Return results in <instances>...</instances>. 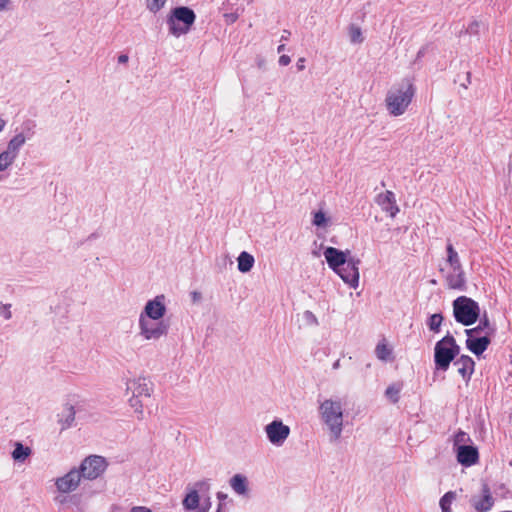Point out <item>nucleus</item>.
Instances as JSON below:
<instances>
[{
	"label": "nucleus",
	"mask_w": 512,
	"mask_h": 512,
	"mask_svg": "<svg viewBox=\"0 0 512 512\" xmlns=\"http://www.w3.org/2000/svg\"><path fill=\"white\" fill-rule=\"evenodd\" d=\"M323 255L331 270H333L346 284L356 289L359 285V258L350 256V250H340L335 247H326Z\"/></svg>",
	"instance_id": "1"
},
{
	"label": "nucleus",
	"mask_w": 512,
	"mask_h": 512,
	"mask_svg": "<svg viewBox=\"0 0 512 512\" xmlns=\"http://www.w3.org/2000/svg\"><path fill=\"white\" fill-rule=\"evenodd\" d=\"M322 421L330 431V441L337 442L343 430V407L340 400L326 399L319 406Z\"/></svg>",
	"instance_id": "2"
},
{
	"label": "nucleus",
	"mask_w": 512,
	"mask_h": 512,
	"mask_svg": "<svg viewBox=\"0 0 512 512\" xmlns=\"http://www.w3.org/2000/svg\"><path fill=\"white\" fill-rule=\"evenodd\" d=\"M415 94V87L409 79H405L398 88L388 92L386 96V106L389 113L393 116L402 115Z\"/></svg>",
	"instance_id": "3"
},
{
	"label": "nucleus",
	"mask_w": 512,
	"mask_h": 512,
	"mask_svg": "<svg viewBox=\"0 0 512 512\" xmlns=\"http://www.w3.org/2000/svg\"><path fill=\"white\" fill-rule=\"evenodd\" d=\"M195 20L196 14L190 7L177 6L173 8L167 18L170 34L179 37L188 33Z\"/></svg>",
	"instance_id": "4"
},
{
	"label": "nucleus",
	"mask_w": 512,
	"mask_h": 512,
	"mask_svg": "<svg viewBox=\"0 0 512 512\" xmlns=\"http://www.w3.org/2000/svg\"><path fill=\"white\" fill-rule=\"evenodd\" d=\"M452 306L455 321L463 326H471L480 318V306L470 297L459 296L453 301Z\"/></svg>",
	"instance_id": "5"
},
{
	"label": "nucleus",
	"mask_w": 512,
	"mask_h": 512,
	"mask_svg": "<svg viewBox=\"0 0 512 512\" xmlns=\"http://www.w3.org/2000/svg\"><path fill=\"white\" fill-rule=\"evenodd\" d=\"M108 467V463L103 456L90 455L80 464L78 470L83 479L94 480L100 477Z\"/></svg>",
	"instance_id": "6"
},
{
	"label": "nucleus",
	"mask_w": 512,
	"mask_h": 512,
	"mask_svg": "<svg viewBox=\"0 0 512 512\" xmlns=\"http://www.w3.org/2000/svg\"><path fill=\"white\" fill-rule=\"evenodd\" d=\"M169 327V323L164 320H145L144 317H139L140 335L145 340H158L166 336Z\"/></svg>",
	"instance_id": "7"
},
{
	"label": "nucleus",
	"mask_w": 512,
	"mask_h": 512,
	"mask_svg": "<svg viewBox=\"0 0 512 512\" xmlns=\"http://www.w3.org/2000/svg\"><path fill=\"white\" fill-rule=\"evenodd\" d=\"M267 438L274 446H282L290 435L289 426L281 420L275 419L265 426Z\"/></svg>",
	"instance_id": "8"
},
{
	"label": "nucleus",
	"mask_w": 512,
	"mask_h": 512,
	"mask_svg": "<svg viewBox=\"0 0 512 512\" xmlns=\"http://www.w3.org/2000/svg\"><path fill=\"white\" fill-rule=\"evenodd\" d=\"M166 313L165 296L157 295L155 298L148 300L139 317L145 320H163Z\"/></svg>",
	"instance_id": "9"
},
{
	"label": "nucleus",
	"mask_w": 512,
	"mask_h": 512,
	"mask_svg": "<svg viewBox=\"0 0 512 512\" xmlns=\"http://www.w3.org/2000/svg\"><path fill=\"white\" fill-rule=\"evenodd\" d=\"M446 343L447 340L443 337L434 346V364L437 371L446 372L453 362Z\"/></svg>",
	"instance_id": "10"
},
{
	"label": "nucleus",
	"mask_w": 512,
	"mask_h": 512,
	"mask_svg": "<svg viewBox=\"0 0 512 512\" xmlns=\"http://www.w3.org/2000/svg\"><path fill=\"white\" fill-rule=\"evenodd\" d=\"M82 478L78 468L74 467L62 477H58L55 486L60 493H69L78 488Z\"/></svg>",
	"instance_id": "11"
},
{
	"label": "nucleus",
	"mask_w": 512,
	"mask_h": 512,
	"mask_svg": "<svg viewBox=\"0 0 512 512\" xmlns=\"http://www.w3.org/2000/svg\"><path fill=\"white\" fill-rule=\"evenodd\" d=\"M481 492L482 495L473 496L470 503L477 512H488L494 505V498L487 483L482 484Z\"/></svg>",
	"instance_id": "12"
},
{
	"label": "nucleus",
	"mask_w": 512,
	"mask_h": 512,
	"mask_svg": "<svg viewBox=\"0 0 512 512\" xmlns=\"http://www.w3.org/2000/svg\"><path fill=\"white\" fill-rule=\"evenodd\" d=\"M456 457L462 466L470 467L478 462L479 452L477 447L473 445H458Z\"/></svg>",
	"instance_id": "13"
},
{
	"label": "nucleus",
	"mask_w": 512,
	"mask_h": 512,
	"mask_svg": "<svg viewBox=\"0 0 512 512\" xmlns=\"http://www.w3.org/2000/svg\"><path fill=\"white\" fill-rule=\"evenodd\" d=\"M127 390L137 397H150L153 392V383L145 377H139L127 383Z\"/></svg>",
	"instance_id": "14"
},
{
	"label": "nucleus",
	"mask_w": 512,
	"mask_h": 512,
	"mask_svg": "<svg viewBox=\"0 0 512 512\" xmlns=\"http://www.w3.org/2000/svg\"><path fill=\"white\" fill-rule=\"evenodd\" d=\"M375 201L382 208V210L388 213L392 218H394L399 212V207L396 204L395 194L392 191L387 190L385 193L378 194Z\"/></svg>",
	"instance_id": "15"
},
{
	"label": "nucleus",
	"mask_w": 512,
	"mask_h": 512,
	"mask_svg": "<svg viewBox=\"0 0 512 512\" xmlns=\"http://www.w3.org/2000/svg\"><path fill=\"white\" fill-rule=\"evenodd\" d=\"M491 344V336L484 335L476 337L474 334L467 336L466 347L476 356L482 355Z\"/></svg>",
	"instance_id": "16"
},
{
	"label": "nucleus",
	"mask_w": 512,
	"mask_h": 512,
	"mask_svg": "<svg viewBox=\"0 0 512 512\" xmlns=\"http://www.w3.org/2000/svg\"><path fill=\"white\" fill-rule=\"evenodd\" d=\"M453 364L455 367H457L458 373L462 376L464 380H470L475 367V362L470 356L461 355L454 361Z\"/></svg>",
	"instance_id": "17"
},
{
	"label": "nucleus",
	"mask_w": 512,
	"mask_h": 512,
	"mask_svg": "<svg viewBox=\"0 0 512 512\" xmlns=\"http://www.w3.org/2000/svg\"><path fill=\"white\" fill-rule=\"evenodd\" d=\"M485 332V335L493 336L496 332V328L491 324L488 314L485 311L484 314L479 318V324L474 328L465 329V334L471 336V334H479Z\"/></svg>",
	"instance_id": "18"
},
{
	"label": "nucleus",
	"mask_w": 512,
	"mask_h": 512,
	"mask_svg": "<svg viewBox=\"0 0 512 512\" xmlns=\"http://www.w3.org/2000/svg\"><path fill=\"white\" fill-rule=\"evenodd\" d=\"M448 287L454 290L464 291L466 289L465 272L463 269L453 270L446 276Z\"/></svg>",
	"instance_id": "19"
},
{
	"label": "nucleus",
	"mask_w": 512,
	"mask_h": 512,
	"mask_svg": "<svg viewBox=\"0 0 512 512\" xmlns=\"http://www.w3.org/2000/svg\"><path fill=\"white\" fill-rule=\"evenodd\" d=\"M229 484L233 491L238 495L245 496L248 494V479L243 474H235L229 480Z\"/></svg>",
	"instance_id": "20"
},
{
	"label": "nucleus",
	"mask_w": 512,
	"mask_h": 512,
	"mask_svg": "<svg viewBox=\"0 0 512 512\" xmlns=\"http://www.w3.org/2000/svg\"><path fill=\"white\" fill-rule=\"evenodd\" d=\"M201 497L190 486L187 487V493L182 500L183 508L186 511L196 512L199 509Z\"/></svg>",
	"instance_id": "21"
},
{
	"label": "nucleus",
	"mask_w": 512,
	"mask_h": 512,
	"mask_svg": "<svg viewBox=\"0 0 512 512\" xmlns=\"http://www.w3.org/2000/svg\"><path fill=\"white\" fill-rule=\"evenodd\" d=\"M75 407L66 405L61 414L58 415V423L61 424V431L70 428L75 421Z\"/></svg>",
	"instance_id": "22"
},
{
	"label": "nucleus",
	"mask_w": 512,
	"mask_h": 512,
	"mask_svg": "<svg viewBox=\"0 0 512 512\" xmlns=\"http://www.w3.org/2000/svg\"><path fill=\"white\" fill-rule=\"evenodd\" d=\"M26 142V137L24 134H16L7 144L6 152L13 155L14 157H18L20 149Z\"/></svg>",
	"instance_id": "23"
},
{
	"label": "nucleus",
	"mask_w": 512,
	"mask_h": 512,
	"mask_svg": "<svg viewBox=\"0 0 512 512\" xmlns=\"http://www.w3.org/2000/svg\"><path fill=\"white\" fill-rule=\"evenodd\" d=\"M237 261L238 270L242 273H247L251 271L255 263L254 257L246 251H242L240 253V255L237 258Z\"/></svg>",
	"instance_id": "24"
},
{
	"label": "nucleus",
	"mask_w": 512,
	"mask_h": 512,
	"mask_svg": "<svg viewBox=\"0 0 512 512\" xmlns=\"http://www.w3.org/2000/svg\"><path fill=\"white\" fill-rule=\"evenodd\" d=\"M31 454V449L28 446H24L21 442L14 444V450L12 451V458L14 461L23 462Z\"/></svg>",
	"instance_id": "25"
},
{
	"label": "nucleus",
	"mask_w": 512,
	"mask_h": 512,
	"mask_svg": "<svg viewBox=\"0 0 512 512\" xmlns=\"http://www.w3.org/2000/svg\"><path fill=\"white\" fill-rule=\"evenodd\" d=\"M446 251H447V262L449 263L451 268L453 270L463 269L462 264L460 262L459 255L451 243L447 244Z\"/></svg>",
	"instance_id": "26"
},
{
	"label": "nucleus",
	"mask_w": 512,
	"mask_h": 512,
	"mask_svg": "<svg viewBox=\"0 0 512 512\" xmlns=\"http://www.w3.org/2000/svg\"><path fill=\"white\" fill-rule=\"evenodd\" d=\"M197 494L203 498L206 496H210L211 483L210 479H202L190 486Z\"/></svg>",
	"instance_id": "27"
},
{
	"label": "nucleus",
	"mask_w": 512,
	"mask_h": 512,
	"mask_svg": "<svg viewBox=\"0 0 512 512\" xmlns=\"http://www.w3.org/2000/svg\"><path fill=\"white\" fill-rule=\"evenodd\" d=\"M443 319L444 318H443L442 313L432 314L427 320V326H428L429 330L434 333H439Z\"/></svg>",
	"instance_id": "28"
},
{
	"label": "nucleus",
	"mask_w": 512,
	"mask_h": 512,
	"mask_svg": "<svg viewBox=\"0 0 512 512\" xmlns=\"http://www.w3.org/2000/svg\"><path fill=\"white\" fill-rule=\"evenodd\" d=\"M445 340H447V346L449 348V352L452 358V361L454 362L456 360V357L460 353V346L456 343L455 338L453 335L450 334V332H447V334L444 336Z\"/></svg>",
	"instance_id": "29"
},
{
	"label": "nucleus",
	"mask_w": 512,
	"mask_h": 512,
	"mask_svg": "<svg viewBox=\"0 0 512 512\" xmlns=\"http://www.w3.org/2000/svg\"><path fill=\"white\" fill-rule=\"evenodd\" d=\"M36 123L34 120L27 119L21 125V132L18 134H24L26 140L31 139L35 134Z\"/></svg>",
	"instance_id": "30"
},
{
	"label": "nucleus",
	"mask_w": 512,
	"mask_h": 512,
	"mask_svg": "<svg viewBox=\"0 0 512 512\" xmlns=\"http://www.w3.org/2000/svg\"><path fill=\"white\" fill-rule=\"evenodd\" d=\"M16 157L6 151L0 153V172L7 170L15 161Z\"/></svg>",
	"instance_id": "31"
},
{
	"label": "nucleus",
	"mask_w": 512,
	"mask_h": 512,
	"mask_svg": "<svg viewBox=\"0 0 512 512\" xmlns=\"http://www.w3.org/2000/svg\"><path fill=\"white\" fill-rule=\"evenodd\" d=\"M329 223V218L322 211H316L313 213L312 224L316 227H326Z\"/></svg>",
	"instance_id": "32"
},
{
	"label": "nucleus",
	"mask_w": 512,
	"mask_h": 512,
	"mask_svg": "<svg viewBox=\"0 0 512 512\" xmlns=\"http://www.w3.org/2000/svg\"><path fill=\"white\" fill-rule=\"evenodd\" d=\"M454 498L455 493L452 491H449L442 496L440 499V507L442 512H451V503Z\"/></svg>",
	"instance_id": "33"
},
{
	"label": "nucleus",
	"mask_w": 512,
	"mask_h": 512,
	"mask_svg": "<svg viewBox=\"0 0 512 512\" xmlns=\"http://www.w3.org/2000/svg\"><path fill=\"white\" fill-rule=\"evenodd\" d=\"M349 37L350 41L354 44L362 43L364 38L362 36L361 28L356 25H350L349 27Z\"/></svg>",
	"instance_id": "34"
},
{
	"label": "nucleus",
	"mask_w": 512,
	"mask_h": 512,
	"mask_svg": "<svg viewBox=\"0 0 512 512\" xmlns=\"http://www.w3.org/2000/svg\"><path fill=\"white\" fill-rule=\"evenodd\" d=\"M140 397H137L135 395H132L129 399V404L132 408H134L135 412L138 414V419L143 418V403L139 399Z\"/></svg>",
	"instance_id": "35"
},
{
	"label": "nucleus",
	"mask_w": 512,
	"mask_h": 512,
	"mask_svg": "<svg viewBox=\"0 0 512 512\" xmlns=\"http://www.w3.org/2000/svg\"><path fill=\"white\" fill-rule=\"evenodd\" d=\"M399 393L400 388L395 385H390L387 387L385 391V395L393 402L397 403L399 401Z\"/></svg>",
	"instance_id": "36"
},
{
	"label": "nucleus",
	"mask_w": 512,
	"mask_h": 512,
	"mask_svg": "<svg viewBox=\"0 0 512 512\" xmlns=\"http://www.w3.org/2000/svg\"><path fill=\"white\" fill-rule=\"evenodd\" d=\"M167 0H147V9L153 13L160 11Z\"/></svg>",
	"instance_id": "37"
},
{
	"label": "nucleus",
	"mask_w": 512,
	"mask_h": 512,
	"mask_svg": "<svg viewBox=\"0 0 512 512\" xmlns=\"http://www.w3.org/2000/svg\"><path fill=\"white\" fill-rule=\"evenodd\" d=\"M376 355L381 360H386L391 354V350L387 347V345L383 343H379L376 346Z\"/></svg>",
	"instance_id": "38"
},
{
	"label": "nucleus",
	"mask_w": 512,
	"mask_h": 512,
	"mask_svg": "<svg viewBox=\"0 0 512 512\" xmlns=\"http://www.w3.org/2000/svg\"><path fill=\"white\" fill-rule=\"evenodd\" d=\"M303 319L306 322V324L311 326H317L319 324L317 317L314 315L313 312L309 310L304 311Z\"/></svg>",
	"instance_id": "39"
},
{
	"label": "nucleus",
	"mask_w": 512,
	"mask_h": 512,
	"mask_svg": "<svg viewBox=\"0 0 512 512\" xmlns=\"http://www.w3.org/2000/svg\"><path fill=\"white\" fill-rule=\"evenodd\" d=\"M10 308L11 304H3L0 302V316H3L6 320H9L12 317Z\"/></svg>",
	"instance_id": "40"
},
{
	"label": "nucleus",
	"mask_w": 512,
	"mask_h": 512,
	"mask_svg": "<svg viewBox=\"0 0 512 512\" xmlns=\"http://www.w3.org/2000/svg\"><path fill=\"white\" fill-rule=\"evenodd\" d=\"M469 440H470L469 435L467 433H465L464 431L459 430L455 435V440H454L455 443L454 444H455V446L458 447V445L460 443H465Z\"/></svg>",
	"instance_id": "41"
},
{
	"label": "nucleus",
	"mask_w": 512,
	"mask_h": 512,
	"mask_svg": "<svg viewBox=\"0 0 512 512\" xmlns=\"http://www.w3.org/2000/svg\"><path fill=\"white\" fill-rule=\"evenodd\" d=\"M290 62H291V58L288 55H281L279 57V64L281 66H287L288 64H290Z\"/></svg>",
	"instance_id": "42"
},
{
	"label": "nucleus",
	"mask_w": 512,
	"mask_h": 512,
	"mask_svg": "<svg viewBox=\"0 0 512 512\" xmlns=\"http://www.w3.org/2000/svg\"><path fill=\"white\" fill-rule=\"evenodd\" d=\"M191 295V298H192V301L195 303V302H198L202 299V294L198 291H192L190 293Z\"/></svg>",
	"instance_id": "43"
},
{
	"label": "nucleus",
	"mask_w": 512,
	"mask_h": 512,
	"mask_svg": "<svg viewBox=\"0 0 512 512\" xmlns=\"http://www.w3.org/2000/svg\"><path fill=\"white\" fill-rule=\"evenodd\" d=\"M71 501L73 503H76V500H78V497L76 495H73V496H69V497H63L62 499H59V502L64 504L66 503L67 501Z\"/></svg>",
	"instance_id": "44"
},
{
	"label": "nucleus",
	"mask_w": 512,
	"mask_h": 512,
	"mask_svg": "<svg viewBox=\"0 0 512 512\" xmlns=\"http://www.w3.org/2000/svg\"><path fill=\"white\" fill-rule=\"evenodd\" d=\"M296 67H297L298 71L304 70L305 69V59L299 58L296 62Z\"/></svg>",
	"instance_id": "45"
},
{
	"label": "nucleus",
	"mask_w": 512,
	"mask_h": 512,
	"mask_svg": "<svg viewBox=\"0 0 512 512\" xmlns=\"http://www.w3.org/2000/svg\"><path fill=\"white\" fill-rule=\"evenodd\" d=\"M216 496H217V499L219 500V503H222V504L228 498V495L221 491L217 492Z\"/></svg>",
	"instance_id": "46"
},
{
	"label": "nucleus",
	"mask_w": 512,
	"mask_h": 512,
	"mask_svg": "<svg viewBox=\"0 0 512 512\" xmlns=\"http://www.w3.org/2000/svg\"><path fill=\"white\" fill-rule=\"evenodd\" d=\"M9 3L10 0H0V12L6 10Z\"/></svg>",
	"instance_id": "47"
},
{
	"label": "nucleus",
	"mask_w": 512,
	"mask_h": 512,
	"mask_svg": "<svg viewBox=\"0 0 512 512\" xmlns=\"http://www.w3.org/2000/svg\"><path fill=\"white\" fill-rule=\"evenodd\" d=\"M128 59H129V58H128V55H126V54H121V55H119V57H118V62H119V63L124 64V63H127V62H128Z\"/></svg>",
	"instance_id": "48"
},
{
	"label": "nucleus",
	"mask_w": 512,
	"mask_h": 512,
	"mask_svg": "<svg viewBox=\"0 0 512 512\" xmlns=\"http://www.w3.org/2000/svg\"><path fill=\"white\" fill-rule=\"evenodd\" d=\"M291 33L288 30H283V34L281 36V41H287L290 37Z\"/></svg>",
	"instance_id": "49"
},
{
	"label": "nucleus",
	"mask_w": 512,
	"mask_h": 512,
	"mask_svg": "<svg viewBox=\"0 0 512 512\" xmlns=\"http://www.w3.org/2000/svg\"><path fill=\"white\" fill-rule=\"evenodd\" d=\"M477 27H478V22L475 21V22L471 23L468 27V32L473 33Z\"/></svg>",
	"instance_id": "50"
},
{
	"label": "nucleus",
	"mask_w": 512,
	"mask_h": 512,
	"mask_svg": "<svg viewBox=\"0 0 512 512\" xmlns=\"http://www.w3.org/2000/svg\"><path fill=\"white\" fill-rule=\"evenodd\" d=\"M226 17L231 21V22H234L236 21L237 19V15L236 14H227Z\"/></svg>",
	"instance_id": "51"
},
{
	"label": "nucleus",
	"mask_w": 512,
	"mask_h": 512,
	"mask_svg": "<svg viewBox=\"0 0 512 512\" xmlns=\"http://www.w3.org/2000/svg\"><path fill=\"white\" fill-rule=\"evenodd\" d=\"M425 53V48H421L417 53V58H421Z\"/></svg>",
	"instance_id": "52"
},
{
	"label": "nucleus",
	"mask_w": 512,
	"mask_h": 512,
	"mask_svg": "<svg viewBox=\"0 0 512 512\" xmlns=\"http://www.w3.org/2000/svg\"><path fill=\"white\" fill-rule=\"evenodd\" d=\"M284 50H285V45H284V44L279 45V46H278V48H277V52H278V53H281V52H283Z\"/></svg>",
	"instance_id": "53"
},
{
	"label": "nucleus",
	"mask_w": 512,
	"mask_h": 512,
	"mask_svg": "<svg viewBox=\"0 0 512 512\" xmlns=\"http://www.w3.org/2000/svg\"><path fill=\"white\" fill-rule=\"evenodd\" d=\"M5 124V121L2 118H0V132L4 129Z\"/></svg>",
	"instance_id": "54"
},
{
	"label": "nucleus",
	"mask_w": 512,
	"mask_h": 512,
	"mask_svg": "<svg viewBox=\"0 0 512 512\" xmlns=\"http://www.w3.org/2000/svg\"><path fill=\"white\" fill-rule=\"evenodd\" d=\"M339 367H340V361H339V360H337V361H335V362H334V364H333V369H338Z\"/></svg>",
	"instance_id": "55"
},
{
	"label": "nucleus",
	"mask_w": 512,
	"mask_h": 512,
	"mask_svg": "<svg viewBox=\"0 0 512 512\" xmlns=\"http://www.w3.org/2000/svg\"><path fill=\"white\" fill-rule=\"evenodd\" d=\"M223 504L219 503L216 512H222Z\"/></svg>",
	"instance_id": "56"
},
{
	"label": "nucleus",
	"mask_w": 512,
	"mask_h": 512,
	"mask_svg": "<svg viewBox=\"0 0 512 512\" xmlns=\"http://www.w3.org/2000/svg\"><path fill=\"white\" fill-rule=\"evenodd\" d=\"M96 237H97L96 233H92L91 235H89L88 240L94 239Z\"/></svg>",
	"instance_id": "57"
},
{
	"label": "nucleus",
	"mask_w": 512,
	"mask_h": 512,
	"mask_svg": "<svg viewBox=\"0 0 512 512\" xmlns=\"http://www.w3.org/2000/svg\"><path fill=\"white\" fill-rule=\"evenodd\" d=\"M470 76H471L470 72H467V81H468V83H470Z\"/></svg>",
	"instance_id": "58"
}]
</instances>
